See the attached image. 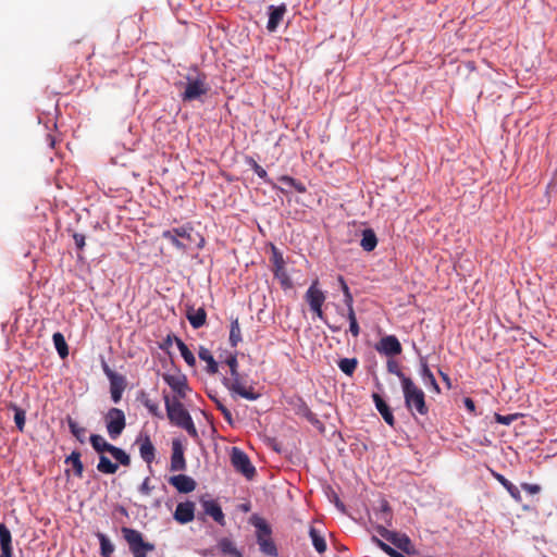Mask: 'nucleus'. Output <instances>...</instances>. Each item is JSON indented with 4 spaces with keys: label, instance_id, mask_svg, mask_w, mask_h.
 <instances>
[{
    "label": "nucleus",
    "instance_id": "1",
    "mask_svg": "<svg viewBox=\"0 0 557 557\" xmlns=\"http://www.w3.org/2000/svg\"><path fill=\"white\" fill-rule=\"evenodd\" d=\"M163 399L170 422L184 429L193 438H198V431L194 424L191 416L184 408L181 399H172L168 394L163 395Z\"/></svg>",
    "mask_w": 557,
    "mask_h": 557
},
{
    "label": "nucleus",
    "instance_id": "2",
    "mask_svg": "<svg viewBox=\"0 0 557 557\" xmlns=\"http://www.w3.org/2000/svg\"><path fill=\"white\" fill-rule=\"evenodd\" d=\"M225 362L230 368L231 377H224L223 385L233 395H238L247 400H257L260 396L259 393L255 392L252 386H247L238 372L237 357L231 355Z\"/></svg>",
    "mask_w": 557,
    "mask_h": 557
},
{
    "label": "nucleus",
    "instance_id": "3",
    "mask_svg": "<svg viewBox=\"0 0 557 557\" xmlns=\"http://www.w3.org/2000/svg\"><path fill=\"white\" fill-rule=\"evenodd\" d=\"M210 90L207 74L195 69L193 73L186 75V83L181 97L184 102L202 101V97L207 96Z\"/></svg>",
    "mask_w": 557,
    "mask_h": 557
},
{
    "label": "nucleus",
    "instance_id": "4",
    "mask_svg": "<svg viewBox=\"0 0 557 557\" xmlns=\"http://www.w3.org/2000/svg\"><path fill=\"white\" fill-rule=\"evenodd\" d=\"M401 388L408 411L412 416L416 413L426 416L429 413V407L425 403L424 392L411 379H404Z\"/></svg>",
    "mask_w": 557,
    "mask_h": 557
},
{
    "label": "nucleus",
    "instance_id": "5",
    "mask_svg": "<svg viewBox=\"0 0 557 557\" xmlns=\"http://www.w3.org/2000/svg\"><path fill=\"white\" fill-rule=\"evenodd\" d=\"M89 441L92 448L100 455L109 453L122 466L128 467L131 465L129 455L124 449L108 443L101 435L91 434Z\"/></svg>",
    "mask_w": 557,
    "mask_h": 557
},
{
    "label": "nucleus",
    "instance_id": "6",
    "mask_svg": "<svg viewBox=\"0 0 557 557\" xmlns=\"http://www.w3.org/2000/svg\"><path fill=\"white\" fill-rule=\"evenodd\" d=\"M253 525L257 529V543L259 544L260 550L271 557L277 556V548L272 540V530L267 521L262 518H255Z\"/></svg>",
    "mask_w": 557,
    "mask_h": 557
},
{
    "label": "nucleus",
    "instance_id": "7",
    "mask_svg": "<svg viewBox=\"0 0 557 557\" xmlns=\"http://www.w3.org/2000/svg\"><path fill=\"white\" fill-rule=\"evenodd\" d=\"M122 533L134 557H147V553L156 548L152 543L145 542L143 534L135 529L123 527Z\"/></svg>",
    "mask_w": 557,
    "mask_h": 557
},
{
    "label": "nucleus",
    "instance_id": "8",
    "mask_svg": "<svg viewBox=\"0 0 557 557\" xmlns=\"http://www.w3.org/2000/svg\"><path fill=\"white\" fill-rule=\"evenodd\" d=\"M107 432L112 440H116L126 425V418L123 410L119 408H110L104 416Z\"/></svg>",
    "mask_w": 557,
    "mask_h": 557
},
{
    "label": "nucleus",
    "instance_id": "9",
    "mask_svg": "<svg viewBox=\"0 0 557 557\" xmlns=\"http://www.w3.org/2000/svg\"><path fill=\"white\" fill-rule=\"evenodd\" d=\"M376 531L382 537H384L385 540L391 542L393 545H395L398 549H400L405 554L412 555L416 553V548H414L411 540L405 533L389 531L388 529H386L385 527H382V525L377 527Z\"/></svg>",
    "mask_w": 557,
    "mask_h": 557
},
{
    "label": "nucleus",
    "instance_id": "10",
    "mask_svg": "<svg viewBox=\"0 0 557 557\" xmlns=\"http://www.w3.org/2000/svg\"><path fill=\"white\" fill-rule=\"evenodd\" d=\"M162 377L164 382L171 387V389L176 394L175 398H186L190 388L188 386L187 377L184 373H182L180 370H176L174 373H164Z\"/></svg>",
    "mask_w": 557,
    "mask_h": 557
},
{
    "label": "nucleus",
    "instance_id": "11",
    "mask_svg": "<svg viewBox=\"0 0 557 557\" xmlns=\"http://www.w3.org/2000/svg\"><path fill=\"white\" fill-rule=\"evenodd\" d=\"M231 461L236 471L240 472L247 479H252L255 476V467L250 462L249 457L239 448L233 447Z\"/></svg>",
    "mask_w": 557,
    "mask_h": 557
},
{
    "label": "nucleus",
    "instance_id": "12",
    "mask_svg": "<svg viewBox=\"0 0 557 557\" xmlns=\"http://www.w3.org/2000/svg\"><path fill=\"white\" fill-rule=\"evenodd\" d=\"M305 298L310 306V309L320 318L323 319L324 313L322 306L325 301L324 293L318 288V281L312 282L308 290L306 292Z\"/></svg>",
    "mask_w": 557,
    "mask_h": 557
},
{
    "label": "nucleus",
    "instance_id": "13",
    "mask_svg": "<svg viewBox=\"0 0 557 557\" xmlns=\"http://www.w3.org/2000/svg\"><path fill=\"white\" fill-rule=\"evenodd\" d=\"M376 350L386 356H396L401 354L403 348L396 336L387 335L380 339Z\"/></svg>",
    "mask_w": 557,
    "mask_h": 557
},
{
    "label": "nucleus",
    "instance_id": "14",
    "mask_svg": "<svg viewBox=\"0 0 557 557\" xmlns=\"http://www.w3.org/2000/svg\"><path fill=\"white\" fill-rule=\"evenodd\" d=\"M268 11L269 21L267 24V29L269 32H275L287 12V7L285 3H282L280 5H270L268 8Z\"/></svg>",
    "mask_w": 557,
    "mask_h": 557
},
{
    "label": "nucleus",
    "instance_id": "15",
    "mask_svg": "<svg viewBox=\"0 0 557 557\" xmlns=\"http://www.w3.org/2000/svg\"><path fill=\"white\" fill-rule=\"evenodd\" d=\"M195 518V504L193 502L180 503L174 511V519L182 523H188Z\"/></svg>",
    "mask_w": 557,
    "mask_h": 557
},
{
    "label": "nucleus",
    "instance_id": "16",
    "mask_svg": "<svg viewBox=\"0 0 557 557\" xmlns=\"http://www.w3.org/2000/svg\"><path fill=\"white\" fill-rule=\"evenodd\" d=\"M169 483L173 485L180 493L185 494L193 492L197 486L196 481L193 478L185 474H177L171 476L169 479Z\"/></svg>",
    "mask_w": 557,
    "mask_h": 557
},
{
    "label": "nucleus",
    "instance_id": "17",
    "mask_svg": "<svg viewBox=\"0 0 557 557\" xmlns=\"http://www.w3.org/2000/svg\"><path fill=\"white\" fill-rule=\"evenodd\" d=\"M186 469V460L184 457L183 447L180 441L175 440L172 443V456H171V471H183Z\"/></svg>",
    "mask_w": 557,
    "mask_h": 557
},
{
    "label": "nucleus",
    "instance_id": "18",
    "mask_svg": "<svg viewBox=\"0 0 557 557\" xmlns=\"http://www.w3.org/2000/svg\"><path fill=\"white\" fill-rule=\"evenodd\" d=\"M186 318L194 329H200L207 323V312L203 307L195 309L191 306L187 307Z\"/></svg>",
    "mask_w": 557,
    "mask_h": 557
},
{
    "label": "nucleus",
    "instance_id": "19",
    "mask_svg": "<svg viewBox=\"0 0 557 557\" xmlns=\"http://www.w3.org/2000/svg\"><path fill=\"white\" fill-rule=\"evenodd\" d=\"M201 505L206 515L210 516L220 525L223 527L225 524L222 508L215 500H202Z\"/></svg>",
    "mask_w": 557,
    "mask_h": 557
},
{
    "label": "nucleus",
    "instance_id": "20",
    "mask_svg": "<svg viewBox=\"0 0 557 557\" xmlns=\"http://www.w3.org/2000/svg\"><path fill=\"white\" fill-rule=\"evenodd\" d=\"M372 398H373V401L375 404V407H376L377 411L380 412V414L382 416L384 421L389 426H394L395 425V418H394V414H393L391 408L385 403V400L379 394H376V393H374L372 395Z\"/></svg>",
    "mask_w": 557,
    "mask_h": 557
},
{
    "label": "nucleus",
    "instance_id": "21",
    "mask_svg": "<svg viewBox=\"0 0 557 557\" xmlns=\"http://www.w3.org/2000/svg\"><path fill=\"white\" fill-rule=\"evenodd\" d=\"M139 454L144 461L150 465L156 458V448L148 435L140 440Z\"/></svg>",
    "mask_w": 557,
    "mask_h": 557
},
{
    "label": "nucleus",
    "instance_id": "22",
    "mask_svg": "<svg viewBox=\"0 0 557 557\" xmlns=\"http://www.w3.org/2000/svg\"><path fill=\"white\" fill-rule=\"evenodd\" d=\"M492 472V475L495 478V480L497 482H499L505 488L506 491L509 493V495L517 502V503H521L522 502V496H521V493L519 491V488L512 484L509 480H507L503 474L496 472V471H491Z\"/></svg>",
    "mask_w": 557,
    "mask_h": 557
},
{
    "label": "nucleus",
    "instance_id": "23",
    "mask_svg": "<svg viewBox=\"0 0 557 557\" xmlns=\"http://www.w3.org/2000/svg\"><path fill=\"white\" fill-rule=\"evenodd\" d=\"M420 375L422 377L423 383L426 386L431 387L434 393H436V394L441 393V388L435 380L434 374L430 370L426 361H424L423 359L421 360Z\"/></svg>",
    "mask_w": 557,
    "mask_h": 557
},
{
    "label": "nucleus",
    "instance_id": "24",
    "mask_svg": "<svg viewBox=\"0 0 557 557\" xmlns=\"http://www.w3.org/2000/svg\"><path fill=\"white\" fill-rule=\"evenodd\" d=\"M109 381H110L111 398L115 404H117L121 400L122 394L126 387L125 377L123 375H119Z\"/></svg>",
    "mask_w": 557,
    "mask_h": 557
},
{
    "label": "nucleus",
    "instance_id": "25",
    "mask_svg": "<svg viewBox=\"0 0 557 557\" xmlns=\"http://www.w3.org/2000/svg\"><path fill=\"white\" fill-rule=\"evenodd\" d=\"M377 245V237L372 228H366L362 231V238L360 246L364 251H372Z\"/></svg>",
    "mask_w": 557,
    "mask_h": 557
},
{
    "label": "nucleus",
    "instance_id": "26",
    "mask_svg": "<svg viewBox=\"0 0 557 557\" xmlns=\"http://www.w3.org/2000/svg\"><path fill=\"white\" fill-rule=\"evenodd\" d=\"M309 536L312 541V545L319 554L325 553L327 545L325 539L320 530L314 527H310Z\"/></svg>",
    "mask_w": 557,
    "mask_h": 557
},
{
    "label": "nucleus",
    "instance_id": "27",
    "mask_svg": "<svg viewBox=\"0 0 557 557\" xmlns=\"http://www.w3.org/2000/svg\"><path fill=\"white\" fill-rule=\"evenodd\" d=\"M119 462H112L107 456L100 455L97 470L104 474H114L119 469Z\"/></svg>",
    "mask_w": 557,
    "mask_h": 557
},
{
    "label": "nucleus",
    "instance_id": "28",
    "mask_svg": "<svg viewBox=\"0 0 557 557\" xmlns=\"http://www.w3.org/2000/svg\"><path fill=\"white\" fill-rule=\"evenodd\" d=\"M198 356L201 360L207 362L208 373L215 374L218 372V362L214 360L209 349L200 347Z\"/></svg>",
    "mask_w": 557,
    "mask_h": 557
},
{
    "label": "nucleus",
    "instance_id": "29",
    "mask_svg": "<svg viewBox=\"0 0 557 557\" xmlns=\"http://www.w3.org/2000/svg\"><path fill=\"white\" fill-rule=\"evenodd\" d=\"M65 463H71L72 465L73 470H74V474L77 478L81 479L83 476L84 466H83V462L81 460V453L79 451L73 450L71 453V455L66 457Z\"/></svg>",
    "mask_w": 557,
    "mask_h": 557
},
{
    "label": "nucleus",
    "instance_id": "30",
    "mask_svg": "<svg viewBox=\"0 0 557 557\" xmlns=\"http://www.w3.org/2000/svg\"><path fill=\"white\" fill-rule=\"evenodd\" d=\"M218 547L224 555H230L232 557H242L240 552L236 548L233 541L227 537L221 539L218 543Z\"/></svg>",
    "mask_w": 557,
    "mask_h": 557
},
{
    "label": "nucleus",
    "instance_id": "31",
    "mask_svg": "<svg viewBox=\"0 0 557 557\" xmlns=\"http://www.w3.org/2000/svg\"><path fill=\"white\" fill-rule=\"evenodd\" d=\"M174 339H175L176 346H177L183 359L185 360V362L189 367H194L196 364V358H195L194 354L190 351V349L187 347V345L181 338L174 336Z\"/></svg>",
    "mask_w": 557,
    "mask_h": 557
},
{
    "label": "nucleus",
    "instance_id": "32",
    "mask_svg": "<svg viewBox=\"0 0 557 557\" xmlns=\"http://www.w3.org/2000/svg\"><path fill=\"white\" fill-rule=\"evenodd\" d=\"M52 341H53L54 347H55L59 356L62 359L66 358L69 356V346H67V344L65 342V338H64L63 334L60 333V332H55L52 335Z\"/></svg>",
    "mask_w": 557,
    "mask_h": 557
},
{
    "label": "nucleus",
    "instance_id": "33",
    "mask_svg": "<svg viewBox=\"0 0 557 557\" xmlns=\"http://www.w3.org/2000/svg\"><path fill=\"white\" fill-rule=\"evenodd\" d=\"M67 424L70 428L71 433L75 438L81 442L82 444L85 443L86 440V428L81 426L76 421H74L72 418L67 419Z\"/></svg>",
    "mask_w": 557,
    "mask_h": 557
},
{
    "label": "nucleus",
    "instance_id": "34",
    "mask_svg": "<svg viewBox=\"0 0 557 557\" xmlns=\"http://www.w3.org/2000/svg\"><path fill=\"white\" fill-rule=\"evenodd\" d=\"M242 342V331L238 319H233L231 322L230 330V344L232 347H236Z\"/></svg>",
    "mask_w": 557,
    "mask_h": 557
},
{
    "label": "nucleus",
    "instance_id": "35",
    "mask_svg": "<svg viewBox=\"0 0 557 557\" xmlns=\"http://www.w3.org/2000/svg\"><path fill=\"white\" fill-rule=\"evenodd\" d=\"M97 537L100 542V553L102 557H111L114 552V546L108 536L103 533H98Z\"/></svg>",
    "mask_w": 557,
    "mask_h": 557
},
{
    "label": "nucleus",
    "instance_id": "36",
    "mask_svg": "<svg viewBox=\"0 0 557 557\" xmlns=\"http://www.w3.org/2000/svg\"><path fill=\"white\" fill-rule=\"evenodd\" d=\"M208 396L215 404L218 410L221 411L225 421L228 424L233 425L234 421H233L232 412L223 405V403L216 397V395H214L212 393H208Z\"/></svg>",
    "mask_w": 557,
    "mask_h": 557
},
{
    "label": "nucleus",
    "instance_id": "37",
    "mask_svg": "<svg viewBox=\"0 0 557 557\" xmlns=\"http://www.w3.org/2000/svg\"><path fill=\"white\" fill-rule=\"evenodd\" d=\"M10 408L14 411V422L20 432L24 431L25 422H26V413L25 410L17 407L15 404H10Z\"/></svg>",
    "mask_w": 557,
    "mask_h": 557
},
{
    "label": "nucleus",
    "instance_id": "38",
    "mask_svg": "<svg viewBox=\"0 0 557 557\" xmlns=\"http://www.w3.org/2000/svg\"><path fill=\"white\" fill-rule=\"evenodd\" d=\"M0 547L4 549H13L11 531L4 523H0Z\"/></svg>",
    "mask_w": 557,
    "mask_h": 557
},
{
    "label": "nucleus",
    "instance_id": "39",
    "mask_svg": "<svg viewBox=\"0 0 557 557\" xmlns=\"http://www.w3.org/2000/svg\"><path fill=\"white\" fill-rule=\"evenodd\" d=\"M273 274H274V277L280 281V284L284 289H289L293 287L292 280L289 277L285 267L281 268L278 270H273Z\"/></svg>",
    "mask_w": 557,
    "mask_h": 557
},
{
    "label": "nucleus",
    "instance_id": "40",
    "mask_svg": "<svg viewBox=\"0 0 557 557\" xmlns=\"http://www.w3.org/2000/svg\"><path fill=\"white\" fill-rule=\"evenodd\" d=\"M357 366L358 361L355 358H344L338 362V368L347 375H352Z\"/></svg>",
    "mask_w": 557,
    "mask_h": 557
},
{
    "label": "nucleus",
    "instance_id": "41",
    "mask_svg": "<svg viewBox=\"0 0 557 557\" xmlns=\"http://www.w3.org/2000/svg\"><path fill=\"white\" fill-rule=\"evenodd\" d=\"M372 541L385 553L387 554L389 557H406L404 556L401 553L397 552L396 549H394L393 547H391L389 545H387L385 542H383L382 540L373 536L372 537Z\"/></svg>",
    "mask_w": 557,
    "mask_h": 557
},
{
    "label": "nucleus",
    "instance_id": "42",
    "mask_svg": "<svg viewBox=\"0 0 557 557\" xmlns=\"http://www.w3.org/2000/svg\"><path fill=\"white\" fill-rule=\"evenodd\" d=\"M280 181L290 187H293L296 191L300 193V194H304L307 191L306 189V186L301 183V182H298L296 181L295 178L288 176V175H283L280 177Z\"/></svg>",
    "mask_w": 557,
    "mask_h": 557
},
{
    "label": "nucleus",
    "instance_id": "43",
    "mask_svg": "<svg viewBox=\"0 0 557 557\" xmlns=\"http://www.w3.org/2000/svg\"><path fill=\"white\" fill-rule=\"evenodd\" d=\"M338 283H339L341 288L344 294V302H345L346 307H350L351 305H354V298H352V295L350 293L348 285L346 284L344 277L342 275L338 276Z\"/></svg>",
    "mask_w": 557,
    "mask_h": 557
},
{
    "label": "nucleus",
    "instance_id": "44",
    "mask_svg": "<svg viewBox=\"0 0 557 557\" xmlns=\"http://www.w3.org/2000/svg\"><path fill=\"white\" fill-rule=\"evenodd\" d=\"M143 404L144 406L148 409V411L153 416V417H157V418H160L162 419L163 418V414L160 410V407H159V404L149 399V398H145L143 400Z\"/></svg>",
    "mask_w": 557,
    "mask_h": 557
},
{
    "label": "nucleus",
    "instance_id": "45",
    "mask_svg": "<svg viewBox=\"0 0 557 557\" xmlns=\"http://www.w3.org/2000/svg\"><path fill=\"white\" fill-rule=\"evenodd\" d=\"M162 237L168 239L178 249H184L186 246L178 239V236L174 233L173 230H168L162 233Z\"/></svg>",
    "mask_w": 557,
    "mask_h": 557
},
{
    "label": "nucleus",
    "instance_id": "46",
    "mask_svg": "<svg viewBox=\"0 0 557 557\" xmlns=\"http://www.w3.org/2000/svg\"><path fill=\"white\" fill-rule=\"evenodd\" d=\"M271 261L273 263V270H278L285 267V260L283 258V255L274 246L272 247Z\"/></svg>",
    "mask_w": 557,
    "mask_h": 557
},
{
    "label": "nucleus",
    "instance_id": "47",
    "mask_svg": "<svg viewBox=\"0 0 557 557\" xmlns=\"http://www.w3.org/2000/svg\"><path fill=\"white\" fill-rule=\"evenodd\" d=\"M387 370L389 373L397 375L399 377L401 384L404 383V379H409L408 376H406L404 374V372L399 368L398 362L395 360L387 361Z\"/></svg>",
    "mask_w": 557,
    "mask_h": 557
},
{
    "label": "nucleus",
    "instance_id": "48",
    "mask_svg": "<svg viewBox=\"0 0 557 557\" xmlns=\"http://www.w3.org/2000/svg\"><path fill=\"white\" fill-rule=\"evenodd\" d=\"M381 519L384 520L387 525H391L392 520V509L386 500H383L381 504Z\"/></svg>",
    "mask_w": 557,
    "mask_h": 557
},
{
    "label": "nucleus",
    "instance_id": "49",
    "mask_svg": "<svg viewBox=\"0 0 557 557\" xmlns=\"http://www.w3.org/2000/svg\"><path fill=\"white\" fill-rule=\"evenodd\" d=\"M172 230L178 236V238H186L189 242L193 240V238H191L193 228L190 226H182V227H176V228H172Z\"/></svg>",
    "mask_w": 557,
    "mask_h": 557
},
{
    "label": "nucleus",
    "instance_id": "50",
    "mask_svg": "<svg viewBox=\"0 0 557 557\" xmlns=\"http://www.w3.org/2000/svg\"><path fill=\"white\" fill-rule=\"evenodd\" d=\"M251 165H252V170L253 172L261 178L263 180L265 183H269V178H268V173L267 171L261 166L259 165L253 159H251Z\"/></svg>",
    "mask_w": 557,
    "mask_h": 557
},
{
    "label": "nucleus",
    "instance_id": "51",
    "mask_svg": "<svg viewBox=\"0 0 557 557\" xmlns=\"http://www.w3.org/2000/svg\"><path fill=\"white\" fill-rule=\"evenodd\" d=\"M302 414L304 417L312 424L314 425H321L320 420L318 419L317 414L313 413L309 407L304 406L302 408Z\"/></svg>",
    "mask_w": 557,
    "mask_h": 557
},
{
    "label": "nucleus",
    "instance_id": "52",
    "mask_svg": "<svg viewBox=\"0 0 557 557\" xmlns=\"http://www.w3.org/2000/svg\"><path fill=\"white\" fill-rule=\"evenodd\" d=\"M521 487L529 494H537L541 492V486L539 484L522 483Z\"/></svg>",
    "mask_w": 557,
    "mask_h": 557
},
{
    "label": "nucleus",
    "instance_id": "53",
    "mask_svg": "<svg viewBox=\"0 0 557 557\" xmlns=\"http://www.w3.org/2000/svg\"><path fill=\"white\" fill-rule=\"evenodd\" d=\"M102 370H103L104 374L107 375V377H108L109 380L114 379V377H116V376H119V375H120V374H116V373H115V372H114V371L109 367V364H108L104 360H102Z\"/></svg>",
    "mask_w": 557,
    "mask_h": 557
},
{
    "label": "nucleus",
    "instance_id": "54",
    "mask_svg": "<svg viewBox=\"0 0 557 557\" xmlns=\"http://www.w3.org/2000/svg\"><path fill=\"white\" fill-rule=\"evenodd\" d=\"M151 490H152V487L150 486V480H149V478H146L144 480V482L141 483V485L139 486V492L143 495H149Z\"/></svg>",
    "mask_w": 557,
    "mask_h": 557
},
{
    "label": "nucleus",
    "instance_id": "55",
    "mask_svg": "<svg viewBox=\"0 0 557 557\" xmlns=\"http://www.w3.org/2000/svg\"><path fill=\"white\" fill-rule=\"evenodd\" d=\"M73 238L75 240L76 247L82 250L85 246V235L75 233Z\"/></svg>",
    "mask_w": 557,
    "mask_h": 557
},
{
    "label": "nucleus",
    "instance_id": "56",
    "mask_svg": "<svg viewBox=\"0 0 557 557\" xmlns=\"http://www.w3.org/2000/svg\"><path fill=\"white\" fill-rule=\"evenodd\" d=\"M495 419L497 422L508 425L513 420V417L512 416H502V414L496 413Z\"/></svg>",
    "mask_w": 557,
    "mask_h": 557
},
{
    "label": "nucleus",
    "instance_id": "57",
    "mask_svg": "<svg viewBox=\"0 0 557 557\" xmlns=\"http://www.w3.org/2000/svg\"><path fill=\"white\" fill-rule=\"evenodd\" d=\"M349 331L352 334L354 337H358L360 334V327L358 324V321H352V323L349 324Z\"/></svg>",
    "mask_w": 557,
    "mask_h": 557
},
{
    "label": "nucleus",
    "instance_id": "58",
    "mask_svg": "<svg viewBox=\"0 0 557 557\" xmlns=\"http://www.w3.org/2000/svg\"><path fill=\"white\" fill-rule=\"evenodd\" d=\"M347 319L349 321V324L352 323V321H357L356 313L354 310V305L350 307H347Z\"/></svg>",
    "mask_w": 557,
    "mask_h": 557
},
{
    "label": "nucleus",
    "instance_id": "59",
    "mask_svg": "<svg viewBox=\"0 0 557 557\" xmlns=\"http://www.w3.org/2000/svg\"><path fill=\"white\" fill-rule=\"evenodd\" d=\"M465 406L470 412H474L475 410V404L471 398L465 399Z\"/></svg>",
    "mask_w": 557,
    "mask_h": 557
},
{
    "label": "nucleus",
    "instance_id": "60",
    "mask_svg": "<svg viewBox=\"0 0 557 557\" xmlns=\"http://www.w3.org/2000/svg\"><path fill=\"white\" fill-rule=\"evenodd\" d=\"M173 341H175L174 337H172L171 335H168L166 338L164 339V343L161 345V348L165 349V348L170 347L172 345Z\"/></svg>",
    "mask_w": 557,
    "mask_h": 557
},
{
    "label": "nucleus",
    "instance_id": "61",
    "mask_svg": "<svg viewBox=\"0 0 557 557\" xmlns=\"http://www.w3.org/2000/svg\"><path fill=\"white\" fill-rule=\"evenodd\" d=\"M440 375H441L442 380L446 383L447 387L450 388L451 383H450V379H449L448 374L440 371Z\"/></svg>",
    "mask_w": 557,
    "mask_h": 557
},
{
    "label": "nucleus",
    "instance_id": "62",
    "mask_svg": "<svg viewBox=\"0 0 557 557\" xmlns=\"http://www.w3.org/2000/svg\"><path fill=\"white\" fill-rule=\"evenodd\" d=\"M0 557H12V549L1 548Z\"/></svg>",
    "mask_w": 557,
    "mask_h": 557
},
{
    "label": "nucleus",
    "instance_id": "63",
    "mask_svg": "<svg viewBox=\"0 0 557 557\" xmlns=\"http://www.w3.org/2000/svg\"><path fill=\"white\" fill-rule=\"evenodd\" d=\"M330 330L332 332H339L341 331V327L339 326H334V325H329Z\"/></svg>",
    "mask_w": 557,
    "mask_h": 557
}]
</instances>
